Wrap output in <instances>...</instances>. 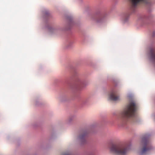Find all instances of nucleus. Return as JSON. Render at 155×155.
Wrapping results in <instances>:
<instances>
[{"label": "nucleus", "instance_id": "obj_1", "mask_svg": "<svg viewBox=\"0 0 155 155\" xmlns=\"http://www.w3.org/2000/svg\"><path fill=\"white\" fill-rule=\"evenodd\" d=\"M137 107L136 104L133 102H130L126 107L120 114L122 125H125L128 118L134 117Z\"/></svg>", "mask_w": 155, "mask_h": 155}, {"label": "nucleus", "instance_id": "obj_2", "mask_svg": "<svg viewBox=\"0 0 155 155\" xmlns=\"http://www.w3.org/2000/svg\"><path fill=\"white\" fill-rule=\"evenodd\" d=\"M110 150L111 152L116 155H126L128 148L124 144H115L111 145Z\"/></svg>", "mask_w": 155, "mask_h": 155}, {"label": "nucleus", "instance_id": "obj_3", "mask_svg": "<svg viewBox=\"0 0 155 155\" xmlns=\"http://www.w3.org/2000/svg\"><path fill=\"white\" fill-rule=\"evenodd\" d=\"M142 143L143 147L141 151L142 154L147 153L150 151L152 147L149 143L148 137L146 136L143 138Z\"/></svg>", "mask_w": 155, "mask_h": 155}, {"label": "nucleus", "instance_id": "obj_4", "mask_svg": "<svg viewBox=\"0 0 155 155\" xmlns=\"http://www.w3.org/2000/svg\"><path fill=\"white\" fill-rule=\"evenodd\" d=\"M130 4V9L134 12L136 9L137 5L140 3H146L147 0H129Z\"/></svg>", "mask_w": 155, "mask_h": 155}, {"label": "nucleus", "instance_id": "obj_5", "mask_svg": "<svg viewBox=\"0 0 155 155\" xmlns=\"http://www.w3.org/2000/svg\"><path fill=\"white\" fill-rule=\"evenodd\" d=\"M87 135V132L84 131L78 137V139L79 140L82 142V143L84 144L85 143Z\"/></svg>", "mask_w": 155, "mask_h": 155}, {"label": "nucleus", "instance_id": "obj_6", "mask_svg": "<svg viewBox=\"0 0 155 155\" xmlns=\"http://www.w3.org/2000/svg\"><path fill=\"white\" fill-rule=\"evenodd\" d=\"M109 98L110 100L113 101H118L119 99V97L117 95V93L115 91H113L111 92Z\"/></svg>", "mask_w": 155, "mask_h": 155}, {"label": "nucleus", "instance_id": "obj_7", "mask_svg": "<svg viewBox=\"0 0 155 155\" xmlns=\"http://www.w3.org/2000/svg\"><path fill=\"white\" fill-rule=\"evenodd\" d=\"M150 60L155 65V49H151L150 53Z\"/></svg>", "mask_w": 155, "mask_h": 155}, {"label": "nucleus", "instance_id": "obj_8", "mask_svg": "<svg viewBox=\"0 0 155 155\" xmlns=\"http://www.w3.org/2000/svg\"><path fill=\"white\" fill-rule=\"evenodd\" d=\"M124 16L125 18V21H126L129 18V15L128 14H126Z\"/></svg>", "mask_w": 155, "mask_h": 155}, {"label": "nucleus", "instance_id": "obj_9", "mask_svg": "<svg viewBox=\"0 0 155 155\" xmlns=\"http://www.w3.org/2000/svg\"><path fill=\"white\" fill-rule=\"evenodd\" d=\"M63 155H70V154L69 153H64Z\"/></svg>", "mask_w": 155, "mask_h": 155}, {"label": "nucleus", "instance_id": "obj_10", "mask_svg": "<svg viewBox=\"0 0 155 155\" xmlns=\"http://www.w3.org/2000/svg\"><path fill=\"white\" fill-rule=\"evenodd\" d=\"M155 34V31H154V32H153V36H154V35Z\"/></svg>", "mask_w": 155, "mask_h": 155}]
</instances>
